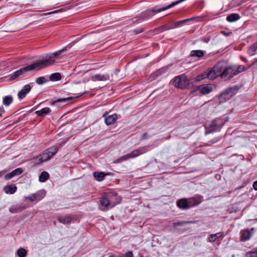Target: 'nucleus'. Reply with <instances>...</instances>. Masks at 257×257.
<instances>
[{
  "mask_svg": "<svg viewBox=\"0 0 257 257\" xmlns=\"http://www.w3.org/2000/svg\"><path fill=\"white\" fill-rule=\"evenodd\" d=\"M75 44V42H71L63 47L62 49L49 55H47L43 59L36 61L40 69L53 65L56 59L61 58V56H60L61 53L70 49Z\"/></svg>",
  "mask_w": 257,
  "mask_h": 257,
  "instance_id": "f257e3e1",
  "label": "nucleus"
},
{
  "mask_svg": "<svg viewBox=\"0 0 257 257\" xmlns=\"http://www.w3.org/2000/svg\"><path fill=\"white\" fill-rule=\"evenodd\" d=\"M41 69L37 61L34 63L30 64L27 66L24 67L14 72L10 75V79L11 80H14L19 78H22L26 76L28 72L30 71H34L35 70Z\"/></svg>",
  "mask_w": 257,
  "mask_h": 257,
  "instance_id": "f03ea898",
  "label": "nucleus"
},
{
  "mask_svg": "<svg viewBox=\"0 0 257 257\" xmlns=\"http://www.w3.org/2000/svg\"><path fill=\"white\" fill-rule=\"evenodd\" d=\"M60 146L61 144H58L46 149L38 157L37 160L38 163H41L49 160L57 152L58 148L60 147Z\"/></svg>",
  "mask_w": 257,
  "mask_h": 257,
  "instance_id": "7ed1b4c3",
  "label": "nucleus"
},
{
  "mask_svg": "<svg viewBox=\"0 0 257 257\" xmlns=\"http://www.w3.org/2000/svg\"><path fill=\"white\" fill-rule=\"evenodd\" d=\"M239 90V87L237 86H234L226 89L218 96L219 103L220 104L222 103L229 100L231 97L237 93Z\"/></svg>",
  "mask_w": 257,
  "mask_h": 257,
  "instance_id": "20e7f679",
  "label": "nucleus"
},
{
  "mask_svg": "<svg viewBox=\"0 0 257 257\" xmlns=\"http://www.w3.org/2000/svg\"><path fill=\"white\" fill-rule=\"evenodd\" d=\"M239 66L237 67L236 66L227 67L221 73L220 76L222 78L225 79L226 80H229L234 75L239 73Z\"/></svg>",
  "mask_w": 257,
  "mask_h": 257,
  "instance_id": "39448f33",
  "label": "nucleus"
},
{
  "mask_svg": "<svg viewBox=\"0 0 257 257\" xmlns=\"http://www.w3.org/2000/svg\"><path fill=\"white\" fill-rule=\"evenodd\" d=\"M147 148L146 147L139 148V149L134 150L130 153L125 155L119 158L117 160V162H120L126 160L130 158H133L144 154L146 152Z\"/></svg>",
  "mask_w": 257,
  "mask_h": 257,
  "instance_id": "423d86ee",
  "label": "nucleus"
},
{
  "mask_svg": "<svg viewBox=\"0 0 257 257\" xmlns=\"http://www.w3.org/2000/svg\"><path fill=\"white\" fill-rule=\"evenodd\" d=\"M173 84L177 88L184 89L188 86L189 80L185 75L182 74L175 78Z\"/></svg>",
  "mask_w": 257,
  "mask_h": 257,
  "instance_id": "0eeeda50",
  "label": "nucleus"
},
{
  "mask_svg": "<svg viewBox=\"0 0 257 257\" xmlns=\"http://www.w3.org/2000/svg\"><path fill=\"white\" fill-rule=\"evenodd\" d=\"M224 122L220 118L213 120L207 127V134L218 131L224 125Z\"/></svg>",
  "mask_w": 257,
  "mask_h": 257,
  "instance_id": "6e6552de",
  "label": "nucleus"
},
{
  "mask_svg": "<svg viewBox=\"0 0 257 257\" xmlns=\"http://www.w3.org/2000/svg\"><path fill=\"white\" fill-rule=\"evenodd\" d=\"M197 90L203 95H206L212 92L213 90V86L211 84H202L197 87Z\"/></svg>",
  "mask_w": 257,
  "mask_h": 257,
  "instance_id": "1a4fd4ad",
  "label": "nucleus"
},
{
  "mask_svg": "<svg viewBox=\"0 0 257 257\" xmlns=\"http://www.w3.org/2000/svg\"><path fill=\"white\" fill-rule=\"evenodd\" d=\"M100 204L102 207L104 208H101L102 210H107L109 208L113 207L115 204L110 202L107 198L103 197L100 201Z\"/></svg>",
  "mask_w": 257,
  "mask_h": 257,
  "instance_id": "9d476101",
  "label": "nucleus"
},
{
  "mask_svg": "<svg viewBox=\"0 0 257 257\" xmlns=\"http://www.w3.org/2000/svg\"><path fill=\"white\" fill-rule=\"evenodd\" d=\"M177 206L181 209H187L190 208V204L189 199H182L179 200L177 203Z\"/></svg>",
  "mask_w": 257,
  "mask_h": 257,
  "instance_id": "9b49d317",
  "label": "nucleus"
},
{
  "mask_svg": "<svg viewBox=\"0 0 257 257\" xmlns=\"http://www.w3.org/2000/svg\"><path fill=\"white\" fill-rule=\"evenodd\" d=\"M31 87L29 84L26 85L23 89L18 93V98L21 100L23 99L26 95L30 92Z\"/></svg>",
  "mask_w": 257,
  "mask_h": 257,
  "instance_id": "f8f14e48",
  "label": "nucleus"
},
{
  "mask_svg": "<svg viewBox=\"0 0 257 257\" xmlns=\"http://www.w3.org/2000/svg\"><path fill=\"white\" fill-rule=\"evenodd\" d=\"M91 79L93 81H106L109 79V76L107 74H99L92 76Z\"/></svg>",
  "mask_w": 257,
  "mask_h": 257,
  "instance_id": "ddd939ff",
  "label": "nucleus"
},
{
  "mask_svg": "<svg viewBox=\"0 0 257 257\" xmlns=\"http://www.w3.org/2000/svg\"><path fill=\"white\" fill-rule=\"evenodd\" d=\"M103 117H104L105 122L107 125L113 123L117 119V115L115 114L110 115H107L106 114L103 115Z\"/></svg>",
  "mask_w": 257,
  "mask_h": 257,
  "instance_id": "4468645a",
  "label": "nucleus"
},
{
  "mask_svg": "<svg viewBox=\"0 0 257 257\" xmlns=\"http://www.w3.org/2000/svg\"><path fill=\"white\" fill-rule=\"evenodd\" d=\"M253 233V228L251 230L246 229L242 231V241L249 239Z\"/></svg>",
  "mask_w": 257,
  "mask_h": 257,
  "instance_id": "2eb2a0df",
  "label": "nucleus"
},
{
  "mask_svg": "<svg viewBox=\"0 0 257 257\" xmlns=\"http://www.w3.org/2000/svg\"><path fill=\"white\" fill-rule=\"evenodd\" d=\"M190 207L198 205L202 201V197H195L189 199Z\"/></svg>",
  "mask_w": 257,
  "mask_h": 257,
  "instance_id": "dca6fc26",
  "label": "nucleus"
},
{
  "mask_svg": "<svg viewBox=\"0 0 257 257\" xmlns=\"http://www.w3.org/2000/svg\"><path fill=\"white\" fill-rule=\"evenodd\" d=\"M73 98L72 97H68L65 98H59L55 101L51 102L52 105H55L58 102H62L65 103V104L70 103V101L72 100Z\"/></svg>",
  "mask_w": 257,
  "mask_h": 257,
  "instance_id": "f3484780",
  "label": "nucleus"
},
{
  "mask_svg": "<svg viewBox=\"0 0 257 257\" xmlns=\"http://www.w3.org/2000/svg\"><path fill=\"white\" fill-rule=\"evenodd\" d=\"M223 236V233L222 232H219L215 234H212L209 236L208 241L211 242H214L217 238L222 237Z\"/></svg>",
  "mask_w": 257,
  "mask_h": 257,
  "instance_id": "a211bd4d",
  "label": "nucleus"
},
{
  "mask_svg": "<svg viewBox=\"0 0 257 257\" xmlns=\"http://www.w3.org/2000/svg\"><path fill=\"white\" fill-rule=\"evenodd\" d=\"M247 53L253 56L257 54V42L252 44L247 49Z\"/></svg>",
  "mask_w": 257,
  "mask_h": 257,
  "instance_id": "6ab92c4d",
  "label": "nucleus"
},
{
  "mask_svg": "<svg viewBox=\"0 0 257 257\" xmlns=\"http://www.w3.org/2000/svg\"><path fill=\"white\" fill-rule=\"evenodd\" d=\"M17 187L15 185H8L4 187V190L7 194H14L17 190Z\"/></svg>",
  "mask_w": 257,
  "mask_h": 257,
  "instance_id": "aec40b11",
  "label": "nucleus"
},
{
  "mask_svg": "<svg viewBox=\"0 0 257 257\" xmlns=\"http://www.w3.org/2000/svg\"><path fill=\"white\" fill-rule=\"evenodd\" d=\"M50 112V109L49 107H44L40 110L36 111V114L39 116H44Z\"/></svg>",
  "mask_w": 257,
  "mask_h": 257,
  "instance_id": "412c9836",
  "label": "nucleus"
},
{
  "mask_svg": "<svg viewBox=\"0 0 257 257\" xmlns=\"http://www.w3.org/2000/svg\"><path fill=\"white\" fill-rule=\"evenodd\" d=\"M58 221L63 224H69L71 221V218L69 216H59L58 218Z\"/></svg>",
  "mask_w": 257,
  "mask_h": 257,
  "instance_id": "4be33fe9",
  "label": "nucleus"
},
{
  "mask_svg": "<svg viewBox=\"0 0 257 257\" xmlns=\"http://www.w3.org/2000/svg\"><path fill=\"white\" fill-rule=\"evenodd\" d=\"M223 68V62H218L217 63L213 68V69L215 71V72L218 74L219 76H220L221 72L222 71Z\"/></svg>",
  "mask_w": 257,
  "mask_h": 257,
  "instance_id": "5701e85b",
  "label": "nucleus"
},
{
  "mask_svg": "<svg viewBox=\"0 0 257 257\" xmlns=\"http://www.w3.org/2000/svg\"><path fill=\"white\" fill-rule=\"evenodd\" d=\"M106 174L103 172H95L93 173V176L95 179L98 181H101L103 180Z\"/></svg>",
  "mask_w": 257,
  "mask_h": 257,
  "instance_id": "b1692460",
  "label": "nucleus"
},
{
  "mask_svg": "<svg viewBox=\"0 0 257 257\" xmlns=\"http://www.w3.org/2000/svg\"><path fill=\"white\" fill-rule=\"evenodd\" d=\"M240 16L237 14H232L228 16L226 18V20L230 22H233L239 20Z\"/></svg>",
  "mask_w": 257,
  "mask_h": 257,
  "instance_id": "393cba45",
  "label": "nucleus"
},
{
  "mask_svg": "<svg viewBox=\"0 0 257 257\" xmlns=\"http://www.w3.org/2000/svg\"><path fill=\"white\" fill-rule=\"evenodd\" d=\"M208 79L210 80H213L216 78L217 76H218V74L214 71V70L212 68L210 70H207Z\"/></svg>",
  "mask_w": 257,
  "mask_h": 257,
  "instance_id": "a878e982",
  "label": "nucleus"
},
{
  "mask_svg": "<svg viewBox=\"0 0 257 257\" xmlns=\"http://www.w3.org/2000/svg\"><path fill=\"white\" fill-rule=\"evenodd\" d=\"M204 52L202 50H193L191 52V56L193 57H202Z\"/></svg>",
  "mask_w": 257,
  "mask_h": 257,
  "instance_id": "bb28decb",
  "label": "nucleus"
},
{
  "mask_svg": "<svg viewBox=\"0 0 257 257\" xmlns=\"http://www.w3.org/2000/svg\"><path fill=\"white\" fill-rule=\"evenodd\" d=\"M49 177L48 173L45 171L42 172L39 176V180L41 182H45Z\"/></svg>",
  "mask_w": 257,
  "mask_h": 257,
  "instance_id": "cd10ccee",
  "label": "nucleus"
},
{
  "mask_svg": "<svg viewBox=\"0 0 257 257\" xmlns=\"http://www.w3.org/2000/svg\"><path fill=\"white\" fill-rule=\"evenodd\" d=\"M13 99L11 96H6L3 98V104L5 105L9 106L12 102Z\"/></svg>",
  "mask_w": 257,
  "mask_h": 257,
  "instance_id": "c85d7f7f",
  "label": "nucleus"
},
{
  "mask_svg": "<svg viewBox=\"0 0 257 257\" xmlns=\"http://www.w3.org/2000/svg\"><path fill=\"white\" fill-rule=\"evenodd\" d=\"M61 78V76L59 73H55L52 74L49 77V79L51 81H58L60 80Z\"/></svg>",
  "mask_w": 257,
  "mask_h": 257,
  "instance_id": "c756f323",
  "label": "nucleus"
},
{
  "mask_svg": "<svg viewBox=\"0 0 257 257\" xmlns=\"http://www.w3.org/2000/svg\"><path fill=\"white\" fill-rule=\"evenodd\" d=\"M194 19H195V18L193 17V18H190V19H185V20H181V21H180L176 22L175 23V24H174L175 25L174 27L175 28L179 27L181 25H182L183 24H184L186 22L192 21V20H194Z\"/></svg>",
  "mask_w": 257,
  "mask_h": 257,
  "instance_id": "7c9ffc66",
  "label": "nucleus"
},
{
  "mask_svg": "<svg viewBox=\"0 0 257 257\" xmlns=\"http://www.w3.org/2000/svg\"><path fill=\"white\" fill-rule=\"evenodd\" d=\"M17 254L19 257H26L27 251L24 248H20L17 250Z\"/></svg>",
  "mask_w": 257,
  "mask_h": 257,
  "instance_id": "2f4dec72",
  "label": "nucleus"
},
{
  "mask_svg": "<svg viewBox=\"0 0 257 257\" xmlns=\"http://www.w3.org/2000/svg\"><path fill=\"white\" fill-rule=\"evenodd\" d=\"M207 71L198 75L197 77V80L198 81H200L203 79L205 78H208V75Z\"/></svg>",
  "mask_w": 257,
  "mask_h": 257,
  "instance_id": "473e14b6",
  "label": "nucleus"
},
{
  "mask_svg": "<svg viewBox=\"0 0 257 257\" xmlns=\"http://www.w3.org/2000/svg\"><path fill=\"white\" fill-rule=\"evenodd\" d=\"M191 222H192V221H181V222H174L173 223V226L176 229H179V228H178L179 226H183V225H184L185 224L191 223Z\"/></svg>",
  "mask_w": 257,
  "mask_h": 257,
  "instance_id": "72a5a7b5",
  "label": "nucleus"
},
{
  "mask_svg": "<svg viewBox=\"0 0 257 257\" xmlns=\"http://www.w3.org/2000/svg\"><path fill=\"white\" fill-rule=\"evenodd\" d=\"M244 257H257L255 249L248 251L245 254Z\"/></svg>",
  "mask_w": 257,
  "mask_h": 257,
  "instance_id": "f704fd0d",
  "label": "nucleus"
},
{
  "mask_svg": "<svg viewBox=\"0 0 257 257\" xmlns=\"http://www.w3.org/2000/svg\"><path fill=\"white\" fill-rule=\"evenodd\" d=\"M22 172L23 170L22 168H17L12 171V173L14 176L19 175L21 174H22Z\"/></svg>",
  "mask_w": 257,
  "mask_h": 257,
  "instance_id": "c9c22d12",
  "label": "nucleus"
},
{
  "mask_svg": "<svg viewBox=\"0 0 257 257\" xmlns=\"http://www.w3.org/2000/svg\"><path fill=\"white\" fill-rule=\"evenodd\" d=\"M21 210V208L15 206H12L9 208V211L13 213L18 212Z\"/></svg>",
  "mask_w": 257,
  "mask_h": 257,
  "instance_id": "e433bc0d",
  "label": "nucleus"
},
{
  "mask_svg": "<svg viewBox=\"0 0 257 257\" xmlns=\"http://www.w3.org/2000/svg\"><path fill=\"white\" fill-rule=\"evenodd\" d=\"M36 82L39 84H42L44 83L45 82H46V79L45 77H40L37 79Z\"/></svg>",
  "mask_w": 257,
  "mask_h": 257,
  "instance_id": "4c0bfd02",
  "label": "nucleus"
},
{
  "mask_svg": "<svg viewBox=\"0 0 257 257\" xmlns=\"http://www.w3.org/2000/svg\"><path fill=\"white\" fill-rule=\"evenodd\" d=\"M170 28H168L167 26H164L162 27L158 28L155 30L156 31H158L159 32H163L166 30H169Z\"/></svg>",
  "mask_w": 257,
  "mask_h": 257,
  "instance_id": "58836bf2",
  "label": "nucleus"
},
{
  "mask_svg": "<svg viewBox=\"0 0 257 257\" xmlns=\"http://www.w3.org/2000/svg\"><path fill=\"white\" fill-rule=\"evenodd\" d=\"M37 195L36 194H31V195L26 197L27 199L30 200L31 201H34L35 199H37Z\"/></svg>",
  "mask_w": 257,
  "mask_h": 257,
  "instance_id": "ea45409f",
  "label": "nucleus"
},
{
  "mask_svg": "<svg viewBox=\"0 0 257 257\" xmlns=\"http://www.w3.org/2000/svg\"><path fill=\"white\" fill-rule=\"evenodd\" d=\"M13 177H14V176L12 172L11 173L6 174V175L5 177V180H9V179H11Z\"/></svg>",
  "mask_w": 257,
  "mask_h": 257,
  "instance_id": "a19ab883",
  "label": "nucleus"
},
{
  "mask_svg": "<svg viewBox=\"0 0 257 257\" xmlns=\"http://www.w3.org/2000/svg\"><path fill=\"white\" fill-rule=\"evenodd\" d=\"M125 257H133V252L131 251H128L125 253Z\"/></svg>",
  "mask_w": 257,
  "mask_h": 257,
  "instance_id": "79ce46f5",
  "label": "nucleus"
},
{
  "mask_svg": "<svg viewBox=\"0 0 257 257\" xmlns=\"http://www.w3.org/2000/svg\"><path fill=\"white\" fill-rule=\"evenodd\" d=\"M59 12V10H58V11H52V12H49V13H45V14H42L43 16H45V15H51V14H55V13H57Z\"/></svg>",
  "mask_w": 257,
  "mask_h": 257,
  "instance_id": "37998d69",
  "label": "nucleus"
},
{
  "mask_svg": "<svg viewBox=\"0 0 257 257\" xmlns=\"http://www.w3.org/2000/svg\"><path fill=\"white\" fill-rule=\"evenodd\" d=\"M143 31V29H137V30H134V32L136 34H138L141 33Z\"/></svg>",
  "mask_w": 257,
  "mask_h": 257,
  "instance_id": "c03bdc74",
  "label": "nucleus"
},
{
  "mask_svg": "<svg viewBox=\"0 0 257 257\" xmlns=\"http://www.w3.org/2000/svg\"><path fill=\"white\" fill-rule=\"evenodd\" d=\"M253 188L254 190H257V181H255L253 184Z\"/></svg>",
  "mask_w": 257,
  "mask_h": 257,
  "instance_id": "a18cd8bd",
  "label": "nucleus"
},
{
  "mask_svg": "<svg viewBox=\"0 0 257 257\" xmlns=\"http://www.w3.org/2000/svg\"><path fill=\"white\" fill-rule=\"evenodd\" d=\"M5 112L4 109L3 107H0V116H2V114Z\"/></svg>",
  "mask_w": 257,
  "mask_h": 257,
  "instance_id": "49530a36",
  "label": "nucleus"
},
{
  "mask_svg": "<svg viewBox=\"0 0 257 257\" xmlns=\"http://www.w3.org/2000/svg\"><path fill=\"white\" fill-rule=\"evenodd\" d=\"M44 195H45V194H44V193H43V196H42V197H41L40 198H39V199H41V198H43V196H44Z\"/></svg>",
  "mask_w": 257,
  "mask_h": 257,
  "instance_id": "de8ad7c7",
  "label": "nucleus"
},
{
  "mask_svg": "<svg viewBox=\"0 0 257 257\" xmlns=\"http://www.w3.org/2000/svg\"><path fill=\"white\" fill-rule=\"evenodd\" d=\"M109 257H114L113 255L110 254L109 255Z\"/></svg>",
  "mask_w": 257,
  "mask_h": 257,
  "instance_id": "09e8293b",
  "label": "nucleus"
},
{
  "mask_svg": "<svg viewBox=\"0 0 257 257\" xmlns=\"http://www.w3.org/2000/svg\"><path fill=\"white\" fill-rule=\"evenodd\" d=\"M22 118H19V119H18V121H20V120H22Z\"/></svg>",
  "mask_w": 257,
  "mask_h": 257,
  "instance_id": "8fccbe9b",
  "label": "nucleus"
},
{
  "mask_svg": "<svg viewBox=\"0 0 257 257\" xmlns=\"http://www.w3.org/2000/svg\"><path fill=\"white\" fill-rule=\"evenodd\" d=\"M243 69L244 70V68L243 67V68H241V71H243Z\"/></svg>",
  "mask_w": 257,
  "mask_h": 257,
  "instance_id": "3c124183",
  "label": "nucleus"
},
{
  "mask_svg": "<svg viewBox=\"0 0 257 257\" xmlns=\"http://www.w3.org/2000/svg\"><path fill=\"white\" fill-rule=\"evenodd\" d=\"M243 69L244 70V68L243 67V68H241V71H243Z\"/></svg>",
  "mask_w": 257,
  "mask_h": 257,
  "instance_id": "603ef678",
  "label": "nucleus"
},
{
  "mask_svg": "<svg viewBox=\"0 0 257 257\" xmlns=\"http://www.w3.org/2000/svg\"><path fill=\"white\" fill-rule=\"evenodd\" d=\"M243 69L244 70V68L243 67V68H241V71H243Z\"/></svg>",
  "mask_w": 257,
  "mask_h": 257,
  "instance_id": "864d4df0",
  "label": "nucleus"
}]
</instances>
